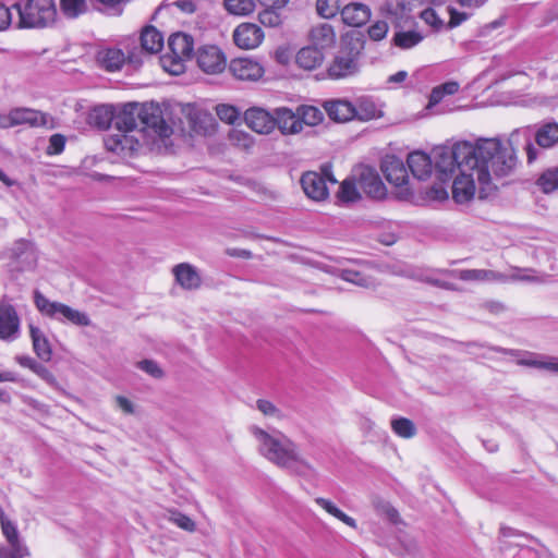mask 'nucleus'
Masks as SVG:
<instances>
[{"label": "nucleus", "instance_id": "obj_1", "mask_svg": "<svg viewBox=\"0 0 558 558\" xmlns=\"http://www.w3.org/2000/svg\"><path fill=\"white\" fill-rule=\"evenodd\" d=\"M435 169L440 181L454 178L462 169L475 170L480 185H488L490 175H506L515 167L512 149L504 148L498 138H481L475 144L458 142L435 150Z\"/></svg>", "mask_w": 558, "mask_h": 558}, {"label": "nucleus", "instance_id": "obj_2", "mask_svg": "<svg viewBox=\"0 0 558 558\" xmlns=\"http://www.w3.org/2000/svg\"><path fill=\"white\" fill-rule=\"evenodd\" d=\"M248 432L256 442L257 452L269 463L301 476L314 471L300 446L281 430L253 424Z\"/></svg>", "mask_w": 558, "mask_h": 558}, {"label": "nucleus", "instance_id": "obj_3", "mask_svg": "<svg viewBox=\"0 0 558 558\" xmlns=\"http://www.w3.org/2000/svg\"><path fill=\"white\" fill-rule=\"evenodd\" d=\"M520 137H523L525 141L524 149L526 153L527 163H532L538 158L541 149H549L558 144V123L550 121L536 128L534 138L538 147H535V145L531 142V132L529 128L512 132L507 145L502 144V147L512 149V151H514L513 145L519 144ZM513 154L517 158L515 153Z\"/></svg>", "mask_w": 558, "mask_h": 558}, {"label": "nucleus", "instance_id": "obj_4", "mask_svg": "<svg viewBox=\"0 0 558 558\" xmlns=\"http://www.w3.org/2000/svg\"><path fill=\"white\" fill-rule=\"evenodd\" d=\"M13 8L19 13V28H46L57 20L53 0H19Z\"/></svg>", "mask_w": 558, "mask_h": 558}, {"label": "nucleus", "instance_id": "obj_5", "mask_svg": "<svg viewBox=\"0 0 558 558\" xmlns=\"http://www.w3.org/2000/svg\"><path fill=\"white\" fill-rule=\"evenodd\" d=\"M169 52L159 58L161 68L171 75H180L185 71V63L194 50L193 37L185 33H175L168 40Z\"/></svg>", "mask_w": 558, "mask_h": 558}, {"label": "nucleus", "instance_id": "obj_6", "mask_svg": "<svg viewBox=\"0 0 558 558\" xmlns=\"http://www.w3.org/2000/svg\"><path fill=\"white\" fill-rule=\"evenodd\" d=\"M34 303L37 310L49 318L81 327L90 325V318L86 313L60 302H52L38 290L34 292Z\"/></svg>", "mask_w": 558, "mask_h": 558}, {"label": "nucleus", "instance_id": "obj_7", "mask_svg": "<svg viewBox=\"0 0 558 558\" xmlns=\"http://www.w3.org/2000/svg\"><path fill=\"white\" fill-rule=\"evenodd\" d=\"M0 525L7 544L0 546V558H25L29 549L20 536L16 524L0 511Z\"/></svg>", "mask_w": 558, "mask_h": 558}, {"label": "nucleus", "instance_id": "obj_8", "mask_svg": "<svg viewBox=\"0 0 558 558\" xmlns=\"http://www.w3.org/2000/svg\"><path fill=\"white\" fill-rule=\"evenodd\" d=\"M362 45L342 47L330 62L327 73L332 80L352 76L359 71V56Z\"/></svg>", "mask_w": 558, "mask_h": 558}, {"label": "nucleus", "instance_id": "obj_9", "mask_svg": "<svg viewBox=\"0 0 558 558\" xmlns=\"http://www.w3.org/2000/svg\"><path fill=\"white\" fill-rule=\"evenodd\" d=\"M300 182L305 195L308 198L315 202H320L325 201L329 195L327 182L333 185L337 183V180L330 172V167L325 166L323 168V173H318L315 171H308L303 173Z\"/></svg>", "mask_w": 558, "mask_h": 558}, {"label": "nucleus", "instance_id": "obj_10", "mask_svg": "<svg viewBox=\"0 0 558 558\" xmlns=\"http://www.w3.org/2000/svg\"><path fill=\"white\" fill-rule=\"evenodd\" d=\"M52 119L49 114L31 109L14 108L2 117V129L13 128L17 125H29L32 128L52 126Z\"/></svg>", "mask_w": 558, "mask_h": 558}, {"label": "nucleus", "instance_id": "obj_11", "mask_svg": "<svg viewBox=\"0 0 558 558\" xmlns=\"http://www.w3.org/2000/svg\"><path fill=\"white\" fill-rule=\"evenodd\" d=\"M140 125L143 126V130L149 129L154 131L161 138H167L172 134V128L167 123L162 109L158 104L141 105Z\"/></svg>", "mask_w": 558, "mask_h": 558}, {"label": "nucleus", "instance_id": "obj_12", "mask_svg": "<svg viewBox=\"0 0 558 558\" xmlns=\"http://www.w3.org/2000/svg\"><path fill=\"white\" fill-rule=\"evenodd\" d=\"M105 146L109 151L121 157H129L140 149L141 143L134 132L114 130L113 133L106 136Z\"/></svg>", "mask_w": 558, "mask_h": 558}, {"label": "nucleus", "instance_id": "obj_13", "mask_svg": "<svg viewBox=\"0 0 558 558\" xmlns=\"http://www.w3.org/2000/svg\"><path fill=\"white\" fill-rule=\"evenodd\" d=\"M196 61L199 69L207 74H219L227 66L225 53L214 45L201 47L196 54Z\"/></svg>", "mask_w": 558, "mask_h": 558}, {"label": "nucleus", "instance_id": "obj_14", "mask_svg": "<svg viewBox=\"0 0 558 558\" xmlns=\"http://www.w3.org/2000/svg\"><path fill=\"white\" fill-rule=\"evenodd\" d=\"M20 317L14 306L3 298L0 301V339L13 341L20 335Z\"/></svg>", "mask_w": 558, "mask_h": 558}, {"label": "nucleus", "instance_id": "obj_15", "mask_svg": "<svg viewBox=\"0 0 558 558\" xmlns=\"http://www.w3.org/2000/svg\"><path fill=\"white\" fill-rule=\"evenodd\" d=\"M229 71L235 78L251 82L258 81L265 73L263 64L252 58H235L231 60Z\"/></svg>", "mask_w": 558, "mask_h": 558}, {"label": "nucleus", "instance_id": "obj_16", "mask_svg": "<svg viewBox=\"0 0 558 558\" xmlns=\"http://www.w3.org/2000/svg\"><path fill=\"white\" fill-rule=\"evenodd\" d=\"M475 170H461L452 182V197L456 203L464 204L470 202L475 194Z\"/></svg>", "mask_w": 558, "mask_h": 558}, {"label": "nucleus", "instance_id": "obj_17", "mask_svg": "<svg viewBox=\"0 0 558 558\" xmlns=\"http://www.w3.org/2000/svg\"><path fill=\"white\" fill-rule=\"evenodd\" d=\"M141 105L137 102H129L114 108V130H124L134 132L140 125Z\"/></svg>", "mask_w": 558, "mask_h": 558}, {"label": "nucleus", "instance_id": "obj_18", "mask_svg": "<svg viewBox=\"0 0 558 558\" xmlns=\"http://www.w3.org/2000/svg\"><path fill=\"white\" fill-rule=\"evenodd\" d=\"M264 39L263 29L253 23H242L233 32L234 44L242 49H254Z\"/></svg>", "mask_w": 558, "mask_h": 558}, {"label": "nucleus", "instance_id": "obj_19", "mask_svg": "<svg viewBox=\"0 0 558 558\" xmlns=\"http://www.w3.org/2000/svg\"><path fill=\"white\" fill-rule=\"evenodd\" d=\"M244 120L251 130L259 134H269L275 129V114L259 107L247 109Z\"/></svg>", "mask_w": 558, "mask_h": 558}, {"label": "nucleus", "instance_id": "obj_20", "mask_svg": "<svg viewBox=\"0 0 558 558\" xmlns=\"http://www.w3.org/2000/svg\"><path fill=\"white\" fill-rule=\"evenodd\" d=\"M175 282L184 290L194 291L202 287L198 269L190 263H180L172 268Z\"/></svg>", "mask_w": 558, "mask_h": 558}, {"label": "nucleus", "instance_id": "obj_21", "mask_svg": "<svg viewBox=\"0 0 558 558\" xmlns=\"http://www.w3.org/2000/svg\"><path fill=\"white\" fill-rule=\"evenodd\" d=\"M381 170L387 181L395 186H403L409 181L403 161L396 156H387L381 162Z\"/></svg>", "mask_w": 558, "mask_h": 558}, {"label": "nucleus", "instance_id": "obj_22", "mask_svg": "<svg viewBox=\"0 0 558 558\" xmlns=\"http://www.w3.org/2000/svg\"><path fill=\"white\" fill-rule=\"evenodd\" d=\"M275 114V126L284 135L298 134L302 132V121H300L299 112L292 111L287 107L277 108Z\"/></svg>", "mask_w": 558, "mask_h": 558}, {"label": "nucleus", "instance_id": "obj_23", "mask_svg": "<svg viewBox=\"0 0 558 558\" xmlns=\"http://www.w3.org/2000/svg\"><path fill=\"white\" fill-rule=\"evenodd\" d=\"M359 185L360 189L371 197L381 198L385 196V185L377 172L371 168H364L361 171Z\"/></svg>", "mask_w": 558, "mask_h": 558}, {"label": "nucleus", "instance_id": "obj_24", "mask_svg": "<svg viewBox=\"0 0 558 558\" xmlns=\"http://www.w3.org/2000/svg\"><path fill=\"white\" fill-rule=\"evenodd\" d=\"M308 39L312 46L323 51L335 46L336 32L330 24L320 23L311 28Z\"/></svg>", "mask_w": 558, "mask_h": 558}, {"label": "nucleus", "instance_id": "obj_25", "mask_svg": "<svg viewBox=\"0 0 558 558\" xmlns=\"http://www.w3.org/2000/svg\"><path fill=\"white\" fill-rule=\"evenodd\" d=\"M340 14L344 24L360 27L371 19V9L366 4L351 2L341 10Z\"/></svg>", "mask_w": 558, "mask_h": 558}, {"label": "nucleus", "instance_id": "obj_26", "mask_svg": "<svg viewBox=\"0 0 558 558\" xmlns=\"http://www.w3.org/2000/svg\"><path fill=\"white\" fill-rule=\"evenodd\" d=\"M407 163L411 173L417 180H425L432 173L433 161L430 157L423 151H413L409 154Z\"/></svg>", "mask_w": 558, "mask_h": 558}, {"label": "nucleus", "instance_id": "obj_27", "mask_svg": "<svg viewBox=\"0 0 558 558\" xmlns=\"http://www.w3.org/2000/svg\"><path fill=\"white\" fill-rule=\"evenodd\" d=\"M325 110L329 118L337 122H347L354 119V105L344 99L326 101Z\"/></svg>", "mask_w": 558, "mask_h": 558}, {"label": "nucleus", "instance_id": "obj_28", "mask_svg": "<svg viewBox=\"0 0 558 558\" xmlns=\"http://www.w3.org/2000/svg\"><path fill=\"white\" fill-rule=\"evenodd\" d=\"M325 56L322 50L314 46H307L301 48L295 54V63L299 68L313 71L320 66L324 62Z\"/></svg>", "mask_w": 558, "mask_h": 558}, {"label": "nucleus", "instance_id": "obj_29", "mask_svg": "<svg viewBox=\"0 0 558 558\" xmlns=\"http://www.w3.org/2000/svg\"><path fill=\"white\" fill-rule=\"evenodd\" d=\"M449 274L463 281H505L506 276L494 270L486 269H462L452 270Z\"/></svg>", "mask_w": 558, "mask_h": 558}, {"label": "nucleus", "instance_id": "obj_30", "mask_svg": "<svg viewBox=\"0 0 558 558\" xmlns=\"http://www.w3.org/2000/svg\"><path fill=\"white\" fill-rule=\"evenodd\" d=\"M29 335L37 357L44 362H49L52 357V349L44 331L39 327L29 325Z\"/></svg>", "mask_w": 558, "mask_h": 558}, {"label": "nucleus", "instance_id": "obj_31", "mask_svg": "<svg viewBox=\"0 0 558 558\" xmlns=\"http://www.w3.org/2000/svg\"><path fill=\"white\" fill-rule=\"evenodd\" d=\"M142 51L147 53H157L163 46L162 34L154 26H147L141 34Z\"/></svg>", "mask_w": 558, "mask_h": 558}, {"label": "nucleus", "instance_id": "obj_32", "mask_svg": "<svg viewBox=\"0 0 558 558\" xmlns=\"http://www.w3.org/2000/svg\"><path fill=\"white\" fill-rule=\"evenodd\" d=\"M12 256L25 268L33 267L37 259L33 244L24 240L14 243Z\"/></svg>", "mask_w": 558, "mask_h": 558}, {"label": "nucleus", "instance_id": "obj_33", "mask_svg": "<svg viewBox=\"0 0 558 558\" xmlns=\"http://www.w3.org/2000/svg\"><path fill=\"white\" fill-rule=\"evenodd\" d=\"M98 60L105 70L114 72L122 68L126 58L122 50L109 48L99 52Z\"/></svg>", "mask_w": 558, "mask_h": 558}, {"label": "nucleus", "instance_id": "obj_34", "mask_svg": "<svg viewBox=\"0 0 558 558\" xmlns=\"http://www.w3.org/2000/svg\"><path fill=\"white\" fill-rule=\"evenodd\" d=\"M354 118L361 121H369L383 116L381 109L371 98H360L354 106Z\"/></svg>", "mask_w": 558, "mask_h": 558}, {"label": "nucleus", "instance_id": "obj_35", "mask_svg": "<svg viewBox=\"0 0 558 558\" xmlns=\"http://www.w3.org/2000/svg\"><path fill=\"white\" fill-rule=\"evenodd\" d=\"M89 120L98 129H108L112 122L114 123V107L111 105L97 106L90 112Z\"/></svg>", "mask_w": 558, "mask_h": 558}, {"label": "nucleus", "instance_id": "obj_36", "mask_svg": "<svg viewBox=\"0 0 558 558\" xmlns=\"http://www.w3.org/2000/svg\"><path fill=\"white\" fill-rule=\"evenodd\" d=\"M314 501L317 506H319L322 509H324L327 513L335 517L339 521L343 522L348 526H350L352 529L357 527L356 521L352 517L345 514L342 510H340L331 500L323 498V497H317V498H315Z\"/></svg>", "mask_w": 558, "mask_h": 558}, {"label": "nucleus", "instance_id": "obj_37", "mask_svg": "<svg viewBox=\"0 0 558 558\" xmlns=\"http://www.w3.org/2000/svg\"><path fill=\"white\" fill-rule=\"evenodd\" d=\"M255 408L266 420L281 422L288 418V415L278 405L268 399H257Z\"/></svg>", "mask_w": 558, "mask_h": 558}, {"label": "nucleus", "instance_id": "obj_38", "mask_svg": "<svg viewBox=\"0 0 558 558\" xmlns=\"http://www.w3.org/2000/svg\"><path fill=\"white\" fill-rule=\"evenodd\" d=\"M459 90V84L457 82H446L439 86H436L432 89L429 95V100L426 106V109L429 110L436 105H438L445 96L454 95Z\"/></svg>", "mask_w": 558, "mask_h": 558}, {"label": "nucleus", "instance_id": "obj_39", "mask_svg": "<svg viewBox=\"0 0 558 558\" xmlns=\"http://www.w3.org/2000/svg\"><path fill=\"white\" fill-rule=\"evenodd\" d=\"M86 0H60V11L66 19H77L87 12Z\"/></svg>", "mask_w": 558, "mask_h": 558}, {"label": "nucleus", "instance_id": "obj_40", "mask_svg": "<svg viewBox=\"0 0 558 558\" xmlns=\"http://www.w3.org/2000/svg\"><path fill=\"white\" fill-rule=\"evenodd\" d=\"M390 425L397 436L405 439L413 438L417 432L415 424L407 417L392 418Z\"/></svg>", "mask_w": 558, "mask_h": 558}, {"label": "nucleus", "instance_id": "obj_41", "mask_svg": "<svg viewBox=\"0 0 558 558\" xmlns=\"http://www.w3.org/2000/svg\"><path fill=\"white\" fill-rule=\"evenodd\" d=\"M424 36L416 31L398 32L395 34L393 43L401 49H410L418 45Z\"/></svg>", "mask_w": 558, "mask_h": 558}, {"label": "nucleus", "instance_id": "obj_42", "mask_svg": "<svg viewBox=\"0 0 558 558\" xmlns=\"http://www.w3.org/2000/svg\"><path fill=\"white\" fill-rule=\"evenodd\" d=\"M299 118L302 121V126H315L323 121V112L314 106H300L298 107Z\"/></svg>", "mask_w": 558, "mask_h": 558}, {"label": "nucleus", "instance_id": "obj_43", "mask_svg": "<svg viewBox=\"0 0 558 558\" xmlns=\"http://www.w3.org/2000/svg\"><path fill=\"white\" fill-rule=\"evenodd\" d=\"M537 185L546 194L558 191V167L546 170L537 179Z\"/></svg>", "mask_w": 558, "mask_h": 558}, {"label": "nucleus", "instance_id": "obj_44", "mask_svg": "<svg viewBox=\"0 0 558 558\" xmlns=\"http://www.w3.org/2000/svg\"><path fill=\"white\" fill-rule=\"evenodd\" d=\"M226 10L234 15H247L255 10L254 0H225Z\"/></svg>", "mask_w": 558, "mask_h": 558}, {"label": "nucleus", "instance_id": "obj_45", "mask_svg": "<svg viewBox=\"0 0 558 558\" xmlns=\"http://www.w3.org/2000/svg\"><path fill=\"white\" fill-rule=\"evenodd\" d=\"M338 197L342 202H354L360 197L355 183L351 179H345L342 181Z\"/></svg>", "mask_w": 558, "mask_h": 558}, {"label": "nucleus", "instance_id": "obj_46", "mask_svg": "<svg viewBox=\"0 0 558 558\" xmlns=\"http://www.w3.org/2000/svg\"><path fill=\"white\" fill-rule=\"evenodd\" d=\"M216 113L221 121L228 124H234L241 116V112L231 105H218L216 107Z\"/></svg>", "mask_w": 558, "mask_h": 558}, {"label": "nucleus", "instance_id": "obj_47", "mask_svg": "<svg viewBox=\"0 0 558 558\" xmlns=\"http://www.w3.org/2000/svg\"><path fill=\"white\" fill-rule=\"evenodd\" d=\"M169 521L187 532H194L196 529L195 522L190 517L177 510L169 511Z\"/></svg>", "mask_w": 558, "mask_h": 558}, {"label": "nucleus", "instance_id": "obj_48", "mask_svg": "<svg viewBox=\"0 0 558 558\" xmlns=\"http://www.w3.org/2000/svg\"><path fill=\"white\" fill-rule=\"evenodd\" d=\"M316 10L322 17L331 19L339 11V0H317Z\"/></svg>", "mask_w": 558, "mask_h": 558}, {"label": "nucleus", "instance_id": "obj_49", "mask_svg": "<svg viewBox=\"0 0 558 558\" xmlns=\"http://www.w3.org/2000/svg\"><path fill=\"white\" fill-rule=\"evenodd\" d=\"M341 278L360 287L372 286V281L367 277L353 269H343L341 271Z\"/></svg>", "mask_w": 558, "mask_h": 558}, {"label": "nucleus", "instance_id": "obj_50", "mask_svg": "<svg viewBox=\"0 0 558 558\" xmlns=\"http://www.w3.org/2000/svg\"><path fill=\"white\" fill-rule=\"evenodd\" d=\"M388 31L389 25L386 21H377L368 27L367 34L372 40L380 41L386 38Z\"/></svg>", "mask_w": 558, "mask_h": 558}, {"label": "nucleus", "instance_id": "obj_51", "mask_svg": "<svg viewBox=\"0 0 558 558\" xmlns=\"http://www.w3.org/2000/svg\"><path fill=\"white\" fill-rule=\"evenodd\" d=\"M136 366L153 378L160 379L163 377V371L159 364L153 360H142L136 363Z\"/></svg>", "mask_w": 558, "mask_h": 558}, {"label": "nucleus", "instance_id": "obj_52", "mask_svg": "<svg viewBox=\"0 0 558 558\" xmlns=\"http://www.w3.org/2000/svg\"><path fill=\"white\" fill-rule=\"evenodd\" d=\"M376 510L385 515L390 522L397 523L399 519L398 511L387 501L377 500L374 502Z\"/></svg>", "mask_w": 558, "mask_h": 558}, {"label": "nucleus", "instance_id": "obj_53", "mask_svg": "<svg viewBox=\"0 0 558 558\" xmlns=\"http://www.w3.org/2000/svg\"><path fill=\"white\" fill-rule=\"evenodd\" d=\"M421 19L426 24H428L429 26H432L435 29H439L444 25L442 20L438 16L436 11L432 8H427L425 10H423L421 12Z\"/></svg>", "mask_w": 558, "mask_h": 558}, {"label": "nucleus", "instance_id": "obj_54", "mask_svg": "<svg viewBox=\"0 0 558 558\" xmlns=\"http://www.w3.org/2000/svg\"><path fill=\"white\" fill-rule=\"evenodd\" d=\"M65 146V137L62 134H53L49 138V145L47 147L48 155H58L63 151Z\"/></svg>", "mask_w": 558, "mask_h": 558}, {"label": "nucleus", "instance_id": "obj_55", "mask_svg": "<svg viewBox=\"0 0 558 558\" xmlns=\"http://www.w3.org/2000/svg\"><path fill=\"white\" fill-rule=\"evenodd\" d=\"M544 355L535 354V353H529L524 357L520 359L518 361L519 365L529 366V367H535L538 369H542L543 362H544Z\"/></svg>", "mask_w": 558, "mask_h": 558}, {"label": "nucleus", "instance_id": "obj_56", "mask_svg": "<svg viewBox=\"0 0 558 558\" xmlns=\"http://www.w3.org/2000/svg\"><path fill=\"white\" fill-rule=\"evenodd\" d=\"M32 372L35 373L39 378L45 380L50 386L57 385V379L54 375L45 365L37 362Z\"/></svg>", "mask_w": 558, "mask_h": 558}, {"label": "nucleus", "instance_id": "obj_57", "mask_svg": "<svg viewBox=\"0 0 558 558\" xmlns=\"http://www.w3.org/2000/svg\"><path fill=\"white\" fill-rule=\"evenodd\" d=\"M259 21L262 24L270 27L278 26L281 22L279 14L274 10H265L260 12Z\"/></svg>", "mask_w": 558, "mask_h": 558}, {"label": "nucleus", "instance_id": "obj_58", "mask_svg": "<svg viewBox=\"0 0 558 558\" xmlns=\"http://www.w3.org/2000/svg\"><path fill=\"white\" fill-rule=\"evenodd\" d=\"M104 8L102 10L109 14H121L122 8L121 5L125 3L128 0H96Z\"/></svg>", "mask_w": 558, "mask_h": 558}, {"label": "nucleus", "instance_id": "obj_59", "mask_svg": "<svg viewBox=\"0 0 558 558\" xmlns=\"http://www.w3.org/2000/svg\"><path fill=\"white\" fill-rule=\"evenodd\" d=\"M448 12L450 15V20L448 22L449 28H454V27L459 26L460 24H462L464 21H466L470 17L469 13L460 12L454 8H449Z\"/></svg>", "mask_w": 558, "mask_h": 558}, {"label": "nucleus", "instance_id": "obj_60", "mask_svg": "<svg viewBox=\"0 0 558 558\" xmlns=\"http://www.w3.org/2000/svg\"><path fill=\"white\" fill-rule=\"evenodd\" d=\"M427 198L430 201L441 202L448 198V192L441 184L433 185L426 192Z\"/></svg>", "mask_w": 558, "mask_h": 558}, {"label": "nucleus", "instance_id": "obj_61", "mask_svg": "<svg viewBox=\"0 0 558 558\" xmlns=\"http://www.w3.org/2000/svg\"><path fill=\"white\" fill-rule=\"evenodd\" d=\"M292 58V50L288 46H280L275 51V59L278 63L287 65Z\"/></svg>", "mask_w": 558, "mask_h": 558}, {"label": "nucleus", "instance_id": "obj_62", "mask_svg": "<svg viewBox=\"0 0 558 558\" xmlns=\"http://www.w3.org/2000/svg\"><path fill=\"white\" fill-rule=\"evenodd\" d=\"M512 280H520V281H530V282H537L543 283L546 281V276H534L530 274H521V270H518L517 272L512 274L510 276Z\"/></svg>", "mask_w": 558, "mask_h": 558}, {"label": "nucleus", "instance_id": "obj_63", "mask_svg": "<svg viewBox=\"0 0 558 558\" xmlns=\"http://www.w3.org/2000/svg\"><path fill=\"white\" fill-rule=\"evenodd\" d=\"M12 22V14L10 9L0 3V31H5Z\"/></svg>", "mask_w": 558, "mask_h": 558}, {"label": "nucleus", "instance_id": "obj_64", "mask_svg": "<svg viewBox=\"0 0 558 558\" xmlns=\"http://www.w3.org/2000/svg\"><path fill=\"white\" fill-rule=\"evenodd\" d=\"M542 369L553 374H558V357L545 356Z\"/></svg>", "mask_w": 558, "mask_h": 558}]
</instances>
